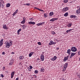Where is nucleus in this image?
<instances>
[{"label":"nucleus","mask_w":80,"mask_h":80,"mask_svg":"<svg viewBox=\"0 0 80 80\" xmlns=\"http://www.w3.org/2000/svg\"><path fill=\"white\" fill-rule=\"evenodd\" d=\"M56 41L57 42V43L58 42V41Z\"/></svg>","instance_id":"59"},{"label":"nucleus","mask_w":80,"mask_h":80,"mask_svg":"<svg viewBox=\"0 0 80 80\" xmlns=\"http://www.w3.org/2000/svg\"><path fill=\"white\" fill-rule=\"evenodd\" d=\"M29 67H30V68L31 69H32V68H33V67H32V66L31 65H30L29 66Z\"/></svg>","instance_id":"43"},{"label":"nucleus","mask_w":80,"mask_h":80,"mask_svg":"<svg viewBox=\"0 0 80 80\" xmlns=\"http://www.w3.org/2000/svg\"><path fill=\"white\" fill-rule=\"evenodd\" d=\"M66 65V66H67V67H68V63L66 62L65 63V65Z\"/></svg>","instance_id":"42"},{"label":"nucleus","mask_w":80,"mask_h":80,"mask_svg":"<svg viewBox=\"0 0 80 80\" xmlns=\"http://www.w3.org/2000/svg\"><path fill=\"white\" fill-rule=\"evenodd\" d=\"M19 58L20 60H23L24 58V57L23 56H21L19 57Z\"/></svg>","instance_id":"21"},{"label":"nucleus","mask_w":80,"mask_h":80,"mask_svg":"<svg viewBox=\"0 0 80 80\" xmlns=\"http://www.w3.org/2000/svg\"><path fill=\"white\" fill-rule=\"evenodd\" d=\"M15 75V72H11V78H12Z\"/></svg>","instance_id":"14"},{"label":"nucleus","mask_w":80,"mask_h":80,"mask_svg":"<svg viewBox=\"0 0 80 80\" xmlns=\"http://www.w3.org/2000/svg\"><path fill=\"white\" fill-rule=\"evenodd\" d=\"M18 10L17 9L16 10V11L15 12L16 13H17V12H18Z\"/></svg>","instance_id":"44"},{"label":"nucleus","mask_w":80,"mask_h":80,"mask_svg":"<svg viewBox=\"0 0 80 80\" xmlns=\"http://www.w3.org/2000/svg\"><path fill=\"white\" fill-rule=\"evenodd\" d=\"M10 4L8 3L6 5V7H10Z\"/></svg>","instance_id":"26"},{"label":"nucleus","mask_w":80,"mask_h":80,"mask_svg":"<svg viewBox=\"0 0 80 80\" xmlns=\"http://www.w3.org/2000/svg\"><path fill=\"white\" fill-rule=\"evenodd\" d=\"M39 11H40L41 12H45V11L41 9H39Z\"/></svg>","instance_id":"31"},{"label":"nucleus","mask_w":80,"mask_h":80,"mask_svg":"<svg viewBox=\"0 0 80 80\" xmlns=\"http://www.w3.org/2000/svg\"><path fill=\"white\" fill-rule=\"evenodd\" d=\"M44 68H42V69H41L40 71L41 72H44Z\"/></svg>","instance_id":"28"},{"label":"nucleus","mask_w":80,"mask_h":80,"mask_svg":"<svg viewBox=\"0 0 80 80\" xmlns=\"http://www.w3.org/2000/svg\"><path fill=\"white\" fill-rule=\"evenodd\" d=\"M79 78H80V76L79 77Z\"/></svg>","instance_id":"61"},{"label":"nucleus","mask_w":80,"mask_h":80,"mask_svg":"<svg viewBox=\"0 0 80 80\" xmlns=\"http://www.w3.org/2000/svg\"><path fill=\"white\" fill-rule=\"evenodd\" d=\"M2 5V8H3L4 7V4H3L2 3V4H1V5Z\"/></svg>","instance_id":"48"},{"label":"nucleus","mask_w":80,"mask_h":80,"mask_svg":"<svg viewBox=\"0 0 80 80\" xmlns=\"http://www.w3.org/2000/svg\"><path fill=\"white\" fill-rule=\"evenodd\" d=\"M58 20V18H52L50 20V22H53V21H55L56 20Z\"/></svg>","instance_id":"12"},{"label":"nucleus","mask_w":80,"mask_h":80,"mask_svg":"<svg viewBox=\"0 0 80 80\" xmlns=\"http://www.w3.org/2000/svg\"><path fill=\"white\" fill-rule=\"evenodd\" d=\"M72 24V22H68L67 25V27H71Z\"/></svg>","instance_id":"6"},{"label":"nucleus","mask_w":80,"mask_h":80,"mask_svg":"<svg viewBox=\"0 0 80 80\" xmlns=\"http://www.w3.org/2000/svg\"><path fill=\"white\" fill-rule=\"evenodd\" d=\"M1 77L2 78H3V77H4V76L3 74H1Z\"/></svg>","instance_id":"40"},{"label":"nucleus","mask_w":80,"mask_h":80,"mask_svg":"<svg viewBox=\"0 0 80 80\" xmlns=\"http://www.w3.org/2000/svg\"><path fill=\"white\" fill-rule=\"evenodd\" d=\"M43 15L44 18H47V17H48V14H47V13H44Z\"/></svg>","instance_id":"17"},{"label":"nucleus","mask_w":80,"mask_h":80,"mask_svg":"<svg viewBox=\"0 0 80 80\" xmlns=\"http://www.w3.org/2000/svg\"><path fill=\"white\" fill-rule=\"evenodd\" d=\"M66 70V68H64L63 69V71H64V72H65V71Z\"/></svg>","instance_id":"49"},{"label":"nucleus","mask_w":80,"mask_h":80,"mask_svg":"<svg viewBox=\"0 0 80 80\" xmlns=\"http://www.w3.org/2000/svg\"><path fill=\"white\" fill-rule=\"evenodd\" d=\"M44 56L43 55H41V61H43L45 59V58H44Z\"/></svg>","instance_id":"8"},{"label":"nucleus","mask_w":80,"mask_h":80,"mask_svg":"<svg viewBox=\"0 0 80 80\" xmlns=\"http://www.w3.org/2000/svg\"><path fill=\"white\" fill-rule=\"evenodd\" d=\"M28 23L29 24H32V25H35V22L30 21L28 22Z\"/></svg>","instance_id":"16"},{"label":"nucleus","mask_w":80,"mask_h":80,"mask_svg":"<svg viewBox=\"0 0 80 80\" xmlns=\"http://www.w3.org/2000/svg\"><path fill=\"white\" fill-rule=\"evenodd\" d=\"M13 62H10L9 63V65H13Z\"/></svg>","instance_id":"30"},{"label":"nucleus","mask_w":80,"mask_h":80,"mask_svg":"<svg viewBox=\"0 0 80 80\" xmlns=\"http://www.w3.org/2000/svg\"><path fill=\"white\" fill-rule=\"evenodd\" d=\"M68 2V0H64V3H67V2Z\"/></svg>","instance_id":"32"},{"label":"nucleus","mask_w":80,"mask_h":80,"mask_svg":"<svg viewBox=\"0 0 80 80\" xmlns=\"http://www.w3.org/2000/svg\"><path fill=\"white\" fill-rule=\"evenodd\" d=\"M68 15V12H66L64 14V17H67Z\"/></svg>","instance_id":"27"},{"label":"nucleus","mask_w":80,"mask_h":80,"mask_svg":"<svg viewBox=\"0 0 80 80\" xmlns=\"http://www.w3.org/2000/svg\"><path fill=\"white\" fill-rule=\"evenodd\" d=\"M57 43V42H54L52 41H50V42L49 43V45H54V44H56Z\"/></svg>","instance_id":"2"},{"label":"nucleus","mask_w":80,"mask_h":80,"mask_svg":"<svg viewBox=\"0 0 80 80\" xmlns=\"http://www.w3.org/2000/svg\"><path fill=\"white\" fill-rule=\"evenodd\" d=\"M67 10H68V8L67 7H65L62 9V12H66Z\"/></svg>","instance_id":"9"},{"label":"nucleus","mask_w":80,"mask_h":80,"mask_svg":"<svg viewBox=\"0 0 80 80\" xmlns=\"http://www.w3.org/2000/svg\"><path fill=\"white\" fill-rule=\"evenodd\" d=\"M33 54H34V52H31L29 54V57H31V56H32Z\"/></svg>","instance_id":"19"},{"label":"nucleus","mask_w":80,"mask_h":80,"mask_svg":"<svg viewBox=\"0 0 80 80\" xmlns=\"http://www.w3.org/2000/svg\"><path fill=\"white\" fill-rule=\"evenodd\" d=\"M3 68H5L4 67Z\"/></svg>","instance_id":"60"},{"label":"nucleus","mask_w":80,"mask_h":80,"mask_svg":"<svg viewBox=\"0 0 80 80\" xmlns=\"http://www.w3.org/2000/svg\"><path fill=\"white\" fill-rule=\"evenodd\" d=\"M5 52H3L2 53V55H5Z\"/></svg>","instance_id":"53"},{"label":"nucleus","mask_w":80,"mask_h":80,"mask_svg":"<svg viewBox=\"0 0 80 80\" xmlns=\"http://www.w3.org/2000/svg\"><path fill=\"white\" fill-rule=\"evenodd\" d=\"M68 59V57H69V56L68 55L67 57H66Z\"/></svg>","instance_id":"56"},{"label":"nucleus","mask_w":80,"mask_h":80,"mask_svg":"<svg viewBox=\"0 0 80 80\" xmlns=\"http://www.w3.org/2000/svg\"><path fill=\"white\" fill-rule=\"evenodd\" d=\"M78 55H80V50L78 52Z\"/></svg>","instance_id":"41"},{"label":"nucleus","mask_w":80,"mask_h":80,"mask_svg":"<svg viewBox=\"0 0 80 80\" xmlns=\"http://www.w3.org/2000/svg\"><path fill=\"white\" fill-rule=\"evenodd\" d=\"M16 13L15 12H14L12 14L13 16H15Z\"/></svg>","instance_id":"36"},{"label":"nucleus","mask_w":80,"mask_h":80,"mask_svg":"<svg viewBox=\"0 0 80 80\" xmlns=\"http://www.w3.org/2000/svg\"><path fill=\"white\" fill-rule=\"evenodd\" d=\"M70 18H77V16H76L75 15H71L70 16Z\"/></svg>","instance_id":"13"},{"label":"nucleus","mask_w":80,"mask_h":80,"mask_svg":"<svg viewBox=\"0 0 80 80\" xmlns=\"http://www.w3.org/2000/svg\"><path fill=\"white\" fill-rule=\"evenodd\" d=\"M57 56H54L53 57L51 58V60L52 61H55V60H57Z\"/></svg>","instance_id":"5"},{"label":"nucleus","mask_w":80,"mask_h":80,"mask_svg":"<svg viewBox=\"0 0 80 80\" xmlns=\"http://www.w3.org/2000/svg\"><path fill=\"white\" fill-rule=\"evenodd\" d=\"M71 51H72V52H77V48H76L75 47H72L71 48Z\"/></svg>","instance_id":"1"},{"label":"nucleus","mask_w":80,"mask_h":80,"mask_svg":"<svg viewBox=\"0 0 80 80\" xmlns=\"http://www.w3.org/2000/svg\"><path fill=\"white\" fill-rule=\"evenodd\" d=\"M40 60V59L39 58H38L37 59V61L38 62H39V61Z\"/></svg>","instance_id":"45"},{"label":"nucleus","mask_w":80,"mask_h":80,"mask_svg":"<svg viewBox=\"0 0 80 80\" xmlns=\"http://www.w3.org/2000/svg\"><path fill=\"white\" fill-rule=\"evenodd\" d=\"M1 5H2V3H1V2H0V8H1Z\"/></svg>","instance_id":"46"},{"label":"nucleus","mask_w":80,"mask_h":80,"mask_svg":"<svg viewBox=\"0 0 80 80\" xmlns=\"http://www.w3.org/2000/svg\"><path fill=\"white\" fill-rule=\"evenodd\" d=\"M12 55H13V54H15V52H12Z\"/></svg>","instance_id":"52"},{"label":"nucleus","mask_w":80,"mask_h":80,"mask_svg":"<svg viewBox=\"0 0 80 80\" xmlns=\"http://www.w3.org/2000/svg\"><path fill=\"white\" fill-rule=\"evenodd\" d=\"M22 27H23V28H24V26H22Z\"/></svg>","instance_id":"57"},{"label":"nucleus","mask_w":80,"mask_h":80,"mask_svg":"<svg viewBox=\"0 0 80 80\" xmlns=\"http://www.w3.org/2000/svg\"><path fill=\"white\" fill-rule=\"evenodd\" d=\"M33 77L34 78H37V76L36 75H34Z\"/></svg>","instance_id":"50"},{"label":"nucleus","mask_w":80,"mask_h":80,"mask_svg":"<svg viewBox=\"0 0 80 80\" xmlns=\"http://www.w3.org/2000/svg\"><path fill=\"white\" fill-rule=\"evenodd\" d=\"M34 73L35 74H37V73H38V70H35L34 71Z\"/></svg>","instance_id":"29"},{"label":"nucleus","mask_w":80,"mask_h":80,"mask_svg":"<svg viewBox=\"0 0 80 80\" xmlns=\"http://www.w3.org/2000/svg\"><path fill=\"white\" fill-rule=\"evenodd\" d=\"M67 51L68 53V55H70V54L71 53H70V52H71V49H68V50Z\"/></svg>","instance_id":"18"},{"label":"nucleus","mask_w":80,"mask_h":80,"mask_svg":"<svg viewBox=\"0 0 80 80\" xmlns=\"http://www.w3.org/2000/svg\"><path fill=\"white\" fill-rule=\"evenodd\" d=\"M75 55H76V53L72 52L71 54V55L69 57L70 58H72V57Z\"/></svg>","instance_id":"4"},{"label":"nucleus","mask_w":80,"mask_h":80,"mask_svg":"<svg viewBox=\"0 0 80 80\" xmlns=\"http://www.w3.org/2000/svg\"><path fill=\"white\" fill-rule=\"evenodd\" d=\"M9 42L10 43V46H12V43H13V41L11 40H9Z\"/></svg>","instance_id":"22"},{"label":"nucleus","mask_w":80,"mask_h":80,"mask_svg":"<svg viewBox=\"0 0 80 80\" xmlns=\"http://www.w3.org/2000/svg\"><path fill=\"white\" fill-rule=\"evenodd\" d=\"M72 29H69L68 30H67L66 31V32L67 33H68V32H70V31H72Z\"/></svg>","instance_id":"25"},{"label":"nucleus","mask_w":80,"mask_h":80,"mask_svg":"<svg viewBox=\"0 0 80 80\" xmlns=\"http://www.w3.org/2000/svg\"><path fill=\"white\" fill-rule=\"evenodd\" d=\"M34 8H35V9H36L37 10H39L40 9L38 8L35 7Z\"/></svg>","instance_id":"35"},{"label":"nucleus","mask_w":80,"mask_h":80,"mask_svg":"<svg viewBox=\"0 0 80 80\" xmlns=\"http://www.w3.org/2000/svg\"><path fill=\"white\" fill-rule=\"evenodd\" d=\"M52 34L53 35H55V32L54 31H52Z\"/></svg>","instance_id":"34"},{"label":"nucleus","mask_w":80,"mask_h":80,"mask_svg":"<svg viewBox=\"0 0 80 80\" xmlns=\"http://www.w3.org/2000/svg\"><path fill=\"white\" fill-rule=\"evenodd\" d=\"M45 24V22H42L36 24L37 26H40V25H44Z\"/></svg>","instance_id":"10"},{"label":"nucleus","mask_w":80,"mask_h":80,"mask_svg":"<svg viewBox=\"0 0 80 80\" xmlns=\"http://www.w3.org/2000/svg\"><path fill=\"white\" fill-rule=\"evenodd\" d=\"M3 28H4V29H5V30H8V27H7V26L5 25H3Z\"/></svg>","instance_id":"15"},{"label":"nucleus","mask_w":80,"mask_h":80,"mask_svg":"<svg viewBox=\"0 0 80 80\" xmlns=\"http://www.w3.org/2000/svg\"><path fill=\"white\" fill-rule=\"evenodd\" d=\"M22 31V29H19L18 30V35H19L20 34V32Z\"/></svg>","instance_id":"24"},{"label":"nucleus","mask_w":80,"mask_h":80,"mask_svg":"<svg viewBox=\"0 0 80 80\" xmlns=\"http://www.w3.org/2000/svg\"><path fill=\"white\" fill-rule=\"evenodd\" d=\"M68 58L66 57H64V58L63 59L64 62H66L67 60H68Z\"/></svg>","instance_id":"23"},{"label":"nucleus","mask_w":80,"mask_h":80,"mask_svg":"<svg viewBox=\"0 0 80 80\" xmlns=\"http://www.w3.org/2000/svg\"><path fill=\"white\" fill-rule=\"evenodd\" d=\"M30 20L31 21H32L33 20V18H30Z\"/></svg>","instance_id":"47"},{"label":"nucleus","mask_w":80,"mask_h":80,"mask_svg":"<svg viewBox=\"0 0 80 80\" xmlns=\"http://www.w3.org/2000/svg\"><path fill=\"white\" fill-rule=\"evenodd\" d=\"M13 62V60L12 59H11L10 60V62Z\"/></svg>","instance_id":"54"},{"label":"nucleus","mask_w":80,"mask_h":80,"mask_svg":"<svg viewBox=\"0 0 80 80\" xmlns=\"http://www.w3.org/2000/svg\"><path fill=\"white\" fill-rule=\"evenodd\" d=\"M61 80H65V79H64L63 78L61 79Z\"/></svg>","instance_id":"58"},{"label":"nucleus","mask_w":80,"mask_h":80,"mask_svg":"<svg viewBox=\"0 0 80 80\" xmlns=\"http://www.w3.org/2000/svg\"><path fill=\"white\" fill-rule=\"evenodd\" d=\"M10 43L8 42H7V43L6 45V48H9V47H10Z\"/></svg>","instance_id":"11"},{"label":"nucleus","mask_w":80,"mask_h":80,"mask_svg":"<svg viewBox=\"0 0 80 80\" xmlns=\"http://www.w3.org/2000/svg\"><path fill=\"white\" fill-rule=\"evenodd\" d=\"M30 5V3H26L24 5H27V6H29Z\"/></svg>","instance_id":"33"},{"label":"nucleus","mask_w":80,"mask_h":80,"mask_svg":"<svg viewBox=\"0 0 80 80\" xmlns=\"http://www.w3.org/2000/svg\"><path fill=\"white\" fill-rule=\"evenodd\" d=\"M28 70H29V71H31V69H32L30 68H28Z\"/></svg>","instance_id":"39"},{"label":"nucleus","mask_w":80,"mask_h":80,"mask_svg":"<svg viewBox=\"0 0 80 80\" xmlns=\"http://www.w3.org/2000/svg\"><path fill=\"white\" fill-rule=\"evenodd\" d=\"M53 14H54L53 12H50V13H49V15L50 17H51V16H52V15H53Z\"/></svg>","instance_id":"20"},{"label":"nucleus","mask_w":80,"mask_h":80,"mask_svg":"<svg viewBox=\"0 0 80 80\" xmlns=\"http://www.w3.org/2000/svg\"><path fill=\"white\" fill-rule=\"evenodd\" d=\"M56 50H59V48H56Z\"/></svg>","instance_id":"51"},{"label":"nucleus","mask_w":80,"mask_h":80,"mask_svg":"<svg viewBox=\"0 0 80 80\" xmlns=\"http://www.w3.org/2000/svg\"><path fill=\"white\" fill-rule=\"evenodd\" d=\"M23 20L21 22V24H24L25 23V20H26V18L25 17H24L23 18Z\"/></svg>","instance_id":"3"},{"label":"nucleus","mask_w":80,"mask_h":80,"mask_svg":"<svg viewBox=\"0 0 80 80\" xmlns=\"http://www.w3.org/2000/svg\"><path fill=\"white\" fill-rule=\"evenodd\" d=\"M3 39H2L0 41V47H2L3 45Z\"/></svg>","instance_id":"7"},{"label":"nucleus","mask_w":80,"mask_h":80,"mask_svg":"<svg viewBox=\"0 0 80 80\" xmlns=\"http://www.w3.org/2000/svg\"><path fill=\"white\" fill-rule=\"evenodd\" d=\"M19 79L18 78H17L15 80H18Z\"/></svg>","instance_id":"55"},{"label":"nucleus","mask_w":80,"mask_h":80,"mask_svg":"<svg viewBox=\"0 0 80 80\" xmlns=\"http://www.w3.org/2000/svg\"><path fill=\"white\" fill-rule=\"evenodd\" d=\"M38 45H42V44H41V42H39L38 43Z\"/></svg>","instance_id":"38"},{"label":"nucleus","mask_w":80,"mask_h":80,"mask_svg":"<svg viewBox=\"0 0 80 80\" xmlns=\"http://www.w3.org/2000/svg\"><path fill=\"white\" fill-rule=\"evenodd\" d=\"M67 68V66L65 65H64V68Z\"/></svg>","instance_id":"37"}]
</instances>
